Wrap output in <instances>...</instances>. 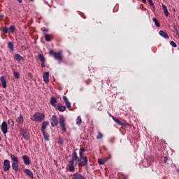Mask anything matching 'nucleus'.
Wrapping results in <instances>:
<instances>
[{
  "mask_svg": "<svg viewBox=\"0 0 179 179\" xmlns=\"http://www.w3.org/2000/svg\"><path fill=\"white\" fill-rule=\"evenodd\" d=\"M74 176V179H85V176H83V175L80 174V173H74L73 174Z\"/></svg>",
  "mask_w": 179,
  "mask_h": 179,
  "instance_id": "nucleus-20",
  "label": "nucleus"
},
{
  "mask_svg": "<svg viewBox=\"0 0 179 179\" xmlns=\"http://www.w3.org/2000/svg\"><path fill=\"white\" fill-rule=\"evenodd\" d=\"M22 160L24 163V164H26V166H29V164H30V157H29L27 155H23L22 156Z\"/></svg>",
  "mask_w": 179,
  "mask_h": 179,
  "instance_id": "nucleus-11",
  "label": "nucleus"
},
{
  "mask_svg": "<svg viewBox=\"0 0 179 179\" xmlns=\"http://www.w3.org/2000/svg\"><path fill=\"white\" fill-rule=\"evenodd\" d=\"M148 3L150 5V6H152L153 9H155V3H153V1H152V0H148Z\"/></svg>",
  "mask_w": 179,
  "mask_h": 179,
  "instance_id": "nucleus-37",
  "label": "nucleus"
},
{
  "mask_svg": "<svg viewBox=\"0 0 179 179\" xmlns=\"http://www.w3.org/2000/svg\"><path fill=\"white\" fill-rule=\"evenodd\" d=\"M1 129L4 135L8 134V123L6 122H3L1 125Z\"/></svg>",
  "mask_w": 179,
  "mask_h": 179,
  "instance_id": "nucleus-6",
  "label": "nucleus"
},
{
  "mask_svg": "<svg viewBox=\"0 0 179 179\" xmlns=\"http://www.w3.org/2000/svg\"><path fill=\"white\" fill-rule=\"evenodd\" d=\"M79 156H80V159H82L85 157L83 155V152H79Z\"/></svg>",
  "mask_w": 179,
  "mask_h": 179,
  "instance_id": "nucleus-42",
  "label": "nucleus"
},
{
  "mask_svg": "<svg viewBox=\"0 0 179 179\" xmlns=\"http://www.w3.org/2000/svg\"><path fill=\"white\" fill-rule=\"evenodd\" d=\"M165 13V16H166V17H169V15H170V13H169V10H166L165 11H164Z\"/></svg>",
  "mask_w": 179,
  "mask_h": 179,
  "instance_id": "nucleus-40",
  "label": "nucleus"
},
{
  "mask_svg": "<svg viewBox=\"0 0 179 179\" xmlns=\"http://www.w3.org/2000/svg\"><path fill=\"white\" fill-rule=\"evenodd\" d=\"M12 169L14 171H19V162H13L12 163Z\"/></svg>",
  "mask_w": 179,
  "mask_h": 179,
  "instance_id": "nucleus-15",
  "label": "nucleus"
},
{
  "mask_svg": "<svg viewBox=\"0 0 179 179\" xmlns=\"http://www.w3.org/2000/svg\"><path fill=\"white\" fill-rule=\"evenodd\" d=\"M45 117V115L44 113L37 112L31 117V121H35V122H41Z\"/></svg>",
  "mask_w": 179,
  "mask_h": 179,
  "instance_id": "nucleus-1",
  "label": "nucleus"
},
{
  "mask_svg": "<svg viewBox=\"0 0 179 179\" xmlns=\"http://www.w3.org/2000/svg\"><path fill=\"white\" fill-rule=\"evenodd\" d=\"M52 127H57L58 125V118L57 115L52 116V122H51Z\"/></svg>",
  "mask_w": 179,
  "mask_h": 179,
  "instance_id": "nucleus-8",
  "label": "nucleus"
},
{
  "mask_svg": "<svg viewBox=\"0 0 179 179\" xmlns=\"http://www.w3.org/2000/svg\"><path fill=\"white\" fill-rule=\"evenodd\" d=\"M50 103L51 106H52V107H57V98L52 96L50 98Z\"/></svg>",
  "mask_w": 179,
  "mask_h": 179,
  "instance_id": "nucleus-12",
  "label": "nucleus"
},
{
  "mask_svg": "<svg viewBox=\"0 0 179 179\" xmlns=\"http://www.w3.org/2000/svg\"><path fill=\"white\" fill-rule=\"evenodd\" d=\"M152 22H154V23H155V26L157 27H160V23L159 22V21L157 20V19L156 17H154L152 19Z\"/></svg>",
  "mask_w": 179,
  "mask_h": 179,
  "instance_id": "nucleus-30",
  "label": "nucleus"
},
{
  "mask_svg": "<svg viewBox=\"0 0 179 179\" xmlns=\"http://www.w3.org/2000/svg\"><path fill=\"white\" fill-rule=\"evenodd\" d=\"M8 30H10V33H15V26H10L9 28H8Z\"/></svg>",
  "mask_w": 179,
  "mask_h": 179,
  "instance_id": "nucleus-33",
  "label": "nucleus"
},
{
  "mask_svg": "<svg viewBox=\"0 0 179 179\" xmlns=\"http://www.w3.org/2000/svg\"><path fill=\"white\" fill-rule=\"evenodd\" d=\"M1 141H2V138L0 136V142H1Z\"/></svg>",
  "mask_w": 179,
  "mask_h": 179,
  "instance_id": "nucleus-54",
  "label": "nucleus"
},
{
  "mask_svg": "<svg viewBox=\"0 0 179 179\" xmlns=\"http://www.w3.org/2000/svg\"><path fill=\"white\" fill-rule=\"evenodd\" d=\"M3 171H9V169H10V162L8 159H5L3 161Z\"/></svg>",
  "mask_w": 179,
  "mask_h": 179,
  "instance_id": "nucleus-5",
  "label": "nucleus"
},
{
  "mask_svg": "<svg viewBox=\"0 0 179 179\" xmlns=\"http://www.w3.org/2000/svg\"><path fill=\"white\" fill-rule=\"evenodd\" d=\"M50 72H44L43 73V81L45 83H48L50 82Z\"/></svg>",
  "mask_w": 179,
  "mask_h": 179,
  "instance_id": "nucleus-9",
  "label": "nucleus"
},
{
  "mask_svg": "<svg viewBox=\"0 0 179 179\" xmlns=\"http://www.w3.org/2000/svg\"><path fill=\"white\" fill-rule=\"evenodd\" d=\"M45 40H46V41H51V40H52V36L48 34H45Z\"/></svg>",
  "mask_w": 179,
  "mask_h": 179,
  "instance_id": "nucleus-26",
  "label": "nucleus"
},
{
  "mask_svg": "<svg viewBox=\"0 0 179 179\" xmlns=\"http://www.w3.org/2000/svg\"><path fill=\"white\" fill-rule=\"evenodd\" d=\"M17 2H19V3H22V2H23V0H17Z\"/></svg>",
  "mask_w": 179,
  "mask_h": 179,
  "instance_id": "nucleus-50",
  "label": "nucleus"
},
{
  "mask_svg": "<svg viewBox=\"0 0 179 179\" xmlns=\"http://www.w3.org/2000/svg\"><path fill=\"white\" fill-rule=\"evenodd\" d=\"M78 162V160H79V157H78V154L76 153V152H73L72 154V160L71 162Z\"/></svg>",
  "mask_w": 179,
  "mask_h": 179,
  "instance_id": "nucleus-21",
  "label": "nucleus"
},
{
  "mask_svg": "<svg viewBox=\"0 0 179 179\" xmlns=\"http://www.w3.org/2000/svg\"><path fill=\"white\" fill-rule=\"evenodd\" d=\"M143 3H146V0H142Z\"/></svg>",
  "mask_w": 179,
  "mask_h": 179,
  "instance_id": "nucleus-51",
  "label": "nucleus"
},
{
  "mask_svg": "<svg viewBox=\"0 0 179 179\" xmlns=\"http://www.w3.org/2000/svg\"><path fill=\"white\" fill-rule=\"evenodd\" d=\"M162 9L164 12V11L167 10V7L164 4H162Z\"/></svg>",
  "mask_w": 179,
  "mask_h": 179,
  "instance_id": "nucleus-43",
  "label": "nucleus"
},
{
  "mask_svg": "<svg viewBox=\"0 0 179 179\" xmlns=\"http://www.w3.org/2000/svg\"><path fill=\"white\" fill-rule=\"evenodd\" d=\"M0 80L1 82V84H2V87L3 89H6V79L5 78V76H2L1 78H0Z\"/></svg>",
  "mask_w": 179,
  "mask_h": 179,
  "instance_id": "nucleus-14",
  "label": "nucleus"
},
{
  "mask_svg": "<svg viewBox=\"0 0 179 179\" xmlns=\"http://www.w3.org/2000/svg\"><path fill=\"white\" fill-rule=\"evenodd\" d=\"M50 125V122L48 121H45L42 123V127H41V131H45V128Z\"/></svg>",
  "mask_w": 179,
  "mask_h": 179,
  "instance_id": "nucleus-18",
  "label": "nucleus"
},
{
  "mask_svg": "<svg viewBox=\"0 0 179 179\" xmlns=\"http://www.w3.org/2000/svg\"><path fill=\"white\" fill-rule=\"evenodd\" d=\"M14 59H15V61H18V62H20V61H22V62H24V58H23V57H22L20 55L16 53L14 55Z\"/></svg>",
  "mask_w": 179,
  "mask_h": 179,
  "instance_id": "nucleus-10",
  "label": "nucleus"
},
{
  "mask_svg": "<svg viewBox=\"0 0 179 179\" xmlns=\"http://www.w3.org/2000/svg\"><path fill=\"white\" fill-rule=\"evenodd\" d=\"M175 31H176V35L178 36V37H179L178 29H175Z\"/></svg>",
  "mask_w": 179,
  "mask_h": 179,
  "instance_id": "nucleus-48",
  "label": "nucleus"
},
{
  "mask_svg": "<svg viewBox=\"0 0 179 179\" xmlns=\"http://www.w3.org/2000/svg\"><path fill=\"white\" fill-rule=\"evenodd\" d=\"M67 167L69 168V171L73 172L75 171V162L73 161H69V164L67 165Z\"/></svg>",
  "mask_w": 179,
  "mask_h": 179,
  "instance_id": "nucleus-7",
  "label": "nucleus"
},
{
  "mask_svg": "<svg viewBox=\"0 0 179 179\" xmlns=\"http://www.w3.org/2000/svg\"><path fill=\"white\" fill-rule=\"evenodd\" d=\"M63 100L65 102V104H66L67 108H71V102H69V101L68 100V98H66V96H64Z\"/></svg>",
  "mask_w": 179,
  "mask_h": 179,
  "instance_id": "nucleus-17",
  "label": "nucleus"
},
{
  "mask_svg": "<svg viewBox=\"0 0 179 179\" xmlns=\"http://www.w3.org/2000/svg\"><path fill=\"white\" fill-rule=\"evenodd\" d=\"M159 36H161V37H164V38H169V34H167L166 32H164V31H160Z\"/></svg>",
  "mask_w": 179,
  "mask_h": 179,
  "instance_id": "nucleus-22",
  "label": "nucleus"
},
{
  "mask_svg": "<svg viewBox=\"0 0 179 179\" xmlns=\"http://www.w3.org/2000/svg\"><path fill=\"white\" fill-rule=\"evenodd\" d=\"M170 44L171 45H172V47H174V48H176L177 44L174 41H171Z\"/></svg>",
  "mask_w": 179,
  "mask_h": 179,
  "instance_id": "nucleus-39",
  "label": "nucleus"
},
{
  "mask_svg": "<svg viewBox=\"0 0 179 179\" xmlns=\"http://www.w3.org/2000/svg\"><path fill=\"white\" fill-rule=\"evenodd\" d=\"M88 162H89V159H87V157L79 158L78 159V166H80V167H87Z\"/></svg>",
  "mask_w": 179,
  "mask_h": 179,
  "instance_id": "nucleus-3",
  "label": "nucleus"
},
{
  "mask_svg": "<svg viewBox=\"0 0 179 179\" xmlns=\"http://www.w3.org/2000/svg\"><path fill=\"white\" fill-rule=\"evenodd\" d=\"M50 55H52L53 58L55 59H57V61H62V52L59 51V52H54V50H50L49 52Z\"/></svg>",
  "mask_w": 179,
  "mask_h": 179,
  "instance_id": "nucleus-2",
  "label": "nucleus"
},
{
  "mask_svg": "<svg viewBox=\"0 0 179 179\" xmlns=\"http://www.w3.org/2000/svg\"><path fill=\"white\" fill-rule=\"evenodd\" d=\"M2 31H3V33H4V34H8V31H9V29H8V27H3L2 28Z\"/></svg>",
  "mask_w": 179,
  "mask_h": 179,
  "instance_id": "nucleus-34",
  "label": "nucleus"
},
{
  "mask_svg": "<svg viewBox=\"0 0 179 179\" xmlns=\"http://www.w3.org/2000/svg\"><path fill=\"white\" fill-rule=\"evenodd\" d=\"M167 160H169V157L165 156L164 158V163H167Z\"/></svg>",
  "mask_w": 179,
  "mask_h": 179,
  "instance_id": "nucleus-45",
  "label": "nucleus"
},
{
  "mask_svg": "<svg viewBox=\"0 0 179 179\" xmlns=\"http://www.w3.org/2000/svg\"><path fill=\"white\" fill-rule=\"evenodd\" d=\"M45 141H50V135H48V133L45 132V131H41Z\"/></svg>",
  "mask_w": 179,
  "mask_h": 179,
  "instance_id": "nucleus-24",
  "label": "nucleus"
},
{
  "mask_svg": "<svg viewBox=\"0 0 179 179\" xmlns=\"http://www.w3.org/2000/svg\"><path fill=\"white\" fill-rule=\"evenodd\" d=\"M113 121L120 125L121 127H125V124L122 123V122L120 121V120L115 117H112Z\"/></svg>",
  "mask_w": 179,
  "mask_h": 179,
  "instance_id": "nucleus-16",
  "label": "nucleus"
},
{
  "mask_svg": "<svg viewBox=\"0 0 179 179\" xmlns=\"http://www.w3.org/2000/svg\"><path fill=\"white\" fill-rule=\"evenodd\" d=\"M85 148H82L80 149V152L85 153Z\"/></svg>",
  "mask_w": 179,
  "mask_h": 179,
  "instance_id": "nucleus-46",
  "label": "nucleus"
},
{
  "mask_svg": "<svg viewBox=\"0 0 179 179\" xmlns=\"http://www.w3.org/2000/svg\"><path fill=\"white\" fill-rule=\"evenodd\" d=\"M13 75H14V77L16 78V79H19L20 75L19 74V73H17V71H15L13 73Z\"/></svg>",
  "mask_w": 179,
  "mask_h": 179,
  "instance_id": "nucleus-36",
  "label": "nucleus"
},
{
  "mask_svg": "<svg viewBox=\"0 0 179 179\" xmlns=\"http://www.w3.org/2000/svg\"><path fill=\"white\" fill-rule=\"evenodd\" d=\"M24 173H25V174H27V176H29V177H31V178H34L33 172L31 171H30V169H24Z\"/></svg>",
  "mask_w": 179,
  "mask_h": 179,
  "instance_id": "nucleus-13",
  "label": "nucleus"
},
{
  "mask_svg": "<svg viewBox=\"0 0 179 179\" xmlns=\"http://www.w3.org/2000/svg\"><path fill=\"white\" fill-rule=\"evenodd\" d=\"M10 157L13 163H17V162H19V159L17 158L16 156H15V155L10 154Z\"/></svg>",
  "mask_w": 179,
  "mask_h": 179,
  "instance_id": "nucleus-19",
  "label": "nucleus"
},
{
  "mask_svg": "<svg viewBox=\"0 0 179 179\" xmlns=\"http://www.w3.org/2000/svg\"><path fill=\"white\" fill-rule=\"evenodd\" d=\"M8 124L11 127L13 128L15 127V122H13V120L9 119L8 120Z\"/></svg>",
  "mask_w": 179,
  "mask_h": 179,
  "instance_id": "nucleus-29",
  "label": "nucleus"
},
{
  "mask_svg": "<svg viewBox=\"0 0 179 179\" xmlns=\"http://www.w3.org/2000/svg\"><path fill=\"white\" fill-rule=\"evenodd\" d=\"M2 61V59L0 57V62Z\"/></svg>",
  "mask_w": 179,
  "mask_h": 179,
  "instance_id": "nucleus-56",
  "label": "nucleus"
},
{
  "mask_svg": "<svg viewBox=\"0 0 179 179\" xmlns=\"http://www.w3.org/2000/svg\"><path fill=\"white\" fill-rule=\"evenodd\" d=\"M98 163L99 164L101 165V164H104V163H106V161L104 159H98Z\"/></svg>",
  "mask_w": 179,
  "mask_h": 179,
  "instance_id": "nucleus-38",
  "label": "nucleus"
},
{
  "mask_svg": "<svg viewBox=\"0 0 179 179\" xmlns=\"http://www.w3.org/2000/svg\"><path fill=\"white\" fill-rule=\"evenodd\" d=\"M27 76L31 79H33V74H31V73H27Z\"/></svg>",
  "mask_w": 179,
  "mask_h": 179,
  "instance_id": "nucleus-41",
  "label": "nucleus"
},
{
  "mask_svg": "<svg viewBox=\"0 0 179 179\" xmlns=\"http://www.w3.org/2000/svg\"><path fill=\"white\" fill-rule=\"evenodd\" d=\"M90 83V79L86 80V85H89Z\"/></svg>",
  "mask_w": 179,
  "mask_h": 179,
  "instance_id": "nucleus-49",
  "label": "nucleus"
},
{
  "mask_svg": "<svg viewBox=\"0 0 179 179\" xmlns=\"http://www.w3.org/2000/svg\"><path fill=\"white\" fill-rule=\"evenodd\" d=\"M57 110H59V111H61V112L65 111V110H66V107L65 106H58Z\"/></svg>",
  "mask_w": 179,
  "mask_h": 179,
  "instance_id": "nucleus-31",
  "label": "nucleus"
},
{
  "mask_svg": "<svg viewBox=\"0 0 179 179\" xmlns=\"http://www.w3.org/2000/svg\"><path fill=\"white\" fill-rule=\"evenodd\" d=\"M85 169H86V170H87V169H88V166L87 167V166H85Z\"/></svg>",
  "mask_w": 179,
  "mask_h": 179,
  "instance_id": "nucleus-55",
  "label": "nucleus"
},
{
  "mask_svg": "<svg viewBox=\"0 0 179 179\" xmlns=\"http://www.w3.org/2000/svg\"><path fill=\"white\" fill-rule=\"evenodd\" d=\"M8 48L10 50V51H13V48H15V45L12 42H8Z\"/></svg>",
  "mask_w": 179,
  "mask_h": 179,
  "instance_id": "nucleus-28",
  "label": "nucleus"
},
{
  "mask_svg": "<svg viewBox=\"0 0 179 179\" xmlns=\"http://www.w3.org/2000/svg\"><path fill=\"white\" fill-rule=\"evenodd\" d=\"M43 31L44 34H47V33H48V29H45Z\"/></svg>",
  "mask_w": 179,
  "mask_h": 179,
  "instance_id": "nucleus-47",
  "label": "nucleus"
},
{
  "mask_svg": "<svg viewBox=\"0 0 179 179\" xmlns=\"http://www.w3.org/2000/svg\"><path fill=\"white\" fill-rule=\"evenodd\" d=\"M38 58L41 62H45V57H44V55L41 54L38 55Z\"/></svg>",
  "mask_w": 179,
  "mask_h": 179,
  "instance_id": "nucleus-27",
  "label": "nucleus"
},
{
  "mask_svg": "<svg viewBox=\"0 0 179 179\" xmlns=\"http://www.w3.org/2000/svg\"><path fill=\"white\" fill-rule=\"evenodd\" d=\"M60 143H62V142H60Z\"/></svg>",
  "mask_w": 179,
  "mask_h": 179,
  "instance_id": "nucleus-57",
  "label": "nucleus"
},
{
  "mask_svg": "<svg viewBox=\"0 0 179 179\" xmlns=\"http://www.w3.org/2000/svg\"><path fill=\"white\" fill-rule=\"evenodd\" d=\"M103 135L101 132L99 131L98 135L96 136V139H102Z\"/></svg>",
  "mask_w": 179,
  "mask_h": 179,
  "instance_id": "nucleus-35",
  "label": "nucleus"
},
{
  "mask_svg": "<svg viewBox=\"0 0 179 179\" xmlns=\"http://www.w3.org/2000/svg\"><path fill=\"white\" fill-rule=\"evenodd\" d=\"M31 2H34V0H29Z\"/></svg>",
  "mask_w": 179,
  "mask_h": 179,
  "instance_id": "nucleus-52",
  "label": "nucleus"
},
{
  "mask_svg": "<svg viewBox=\"0 0 179 179\" xmlns=\"http://www.w3.org/2000/svg\"><path fill=\"white\" fill-rule=\"evenodd\" d=\"M76 124H77V125H80V124H82V118H80V116H78L77 117Z\"/></svg>",
  "mask_w": 179,
  "mask_h": 179,
  "instance_id": "nucleus-32",
  "label": "nucleus"
},
{
  "mask_svg": "<svg viewBox=\"0 0 179 179\" xmlns=\"http://www.w3.org/2000/svg\"><path fill=\"white\" fill-rule=\"evenodd\" d=\"M17 124H23V115L22 114L20 115V116L16 120Z\"/></svg>",
  "mask_w": 179,
  "mask_h": 179,
  "instance_id": "nucleus-25",
  "label": "nucleus"
},
{
  "mask_svg": "<svg viewBox=\"0 0 179 179\" xmlns=\"http://www.w3.org/2000/svg\"><path fill=\"white\" fill-rule=\"evenodd\" d=\"M45 62H41V68H45Z\"/></svg>",
  "mask_w": 179,
  "mask_h": 179,
  "instance_id": "nucleus-44",
  "label": "nucleus"
},
{
  "mask_svg": "<svg viewBox=\"0 0 179 179\" xmlns=\"http://www.w3.org/2000/svg\"><path fill=\"white\" fill-rule=\"evenodd\" d=\"M59 124L63 132H66V127H65V118L64 116H60L59 119Z\"/></svg>",
  "mask_w": 179,
  "mask_h": 179,
  "instance_id": "nucleus-4",
  "label": "nucleus"
},
{
  "mask_svg": "<svg viewBox=\"0 0 179 179\" xmlns=\"http://www.w3.org/2000/svg\"><path fill=\"white\" fill-rule=\"evenodd\" d=\"M22 136L24 138V139H25L26 141H29V139H30V136H29V133H27V131H24L22 134Z\"/></svg>",
  "mask_w": 179,
  "mask_h": 179,
  "instance_id": "nucleus-23",
  "label": "nucleus"
},
{
  "mask_svg": "<svg viewBox=\"0 0 179 179\" xmlns=\"http://www.w3.org/2000/svg\"><path fill=\"white\" fill-rule=\"evenodd\" d=\"M1 17H3V15H2L0 16V19H1Z\"/></svg>",
  "mask_w": 179,
  "mask_h": 179,
  "instance_id": "nucleus-53",
  "label": "nucleus"
}]
</instances>
